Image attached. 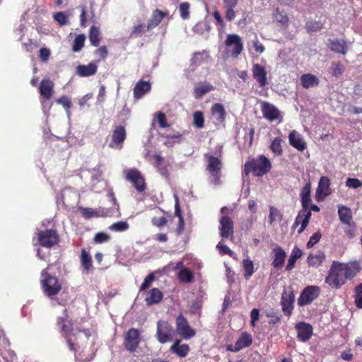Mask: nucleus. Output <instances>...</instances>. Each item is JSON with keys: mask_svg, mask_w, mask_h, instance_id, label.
Returning a JSON list of instances; mask_svg holds the SVG:
<instances>
[{"mask_svg": "<svg viewBox=\"0 0 362 362\" xmlns=\"http://www.w3.org/2000/svg\"><path fill=\"white\" fill-rule=\"evenodd\" d=\"M361 270L358 262H349L342 263L339 261H333L325 282L332 288L339 289L345 284L346 279H353Z\"/></svg>", "mask_w": 362, "mask_h": 362, "instance_id": "1", "label": "nucleus"}, {"mask_svg": "<svg viewBox=\"0 0 362 362\" xmlns=\"http://www.w3.org/2000/svg\"><path fill=\"white\" fill-rule=\"evenodd\" d=\"M310 191L311 183L308 182L301 189L300 197L302 209L300 210L292 226V228H296L299 224H300V227L298 230L299 234L302 233L305 230L309 223L312 215L311 211L308 210L309 205L311 203Z\"/></svg>", "mask_w": 362, "mask_h": 362, "instance_id": "2", "label": "nucleus"}, {"mask_svg": "<svg viewBox=\"0 0 362 362\" xmlns=\"http://www.w3.org/2000/svg\"><path fill=\"white\" fill-rule=\"evenodd\" d=\"M272 169L271 161L264 155L249 159L244 165L243 173L248 175L252 173L255 177H262Z\"/></svg>", "mask_w": 362, "mask_h": 362, "instance_id": "3", "label": "nucleus"}, {"mask_svg": "<svg viewBox=\"0 0 362 362\" xmlns=\"http://www.w3.org/2000/svg\"><path fill=\"white\" fill-rule=\"evenodd\" d=\"M40 284L45 296L52 297L57 295L62 290V284L59 279L48 272V267L41 272Z\"/></svg>", "mask_w": 362, "mask_h": 362, "instance_id": "4", "label": "nucleus"}, {"mask_svg": "<svg viewBox=\"0 0 362 362\" xmlns=\"http://www.w3.org/2000/svg\"><path fill=\"white\" fill-rule=\"evenodd\" d=\"M36 243L45 248H52L58 245L60 238L55 229H46L36 233Z\"/></svg>", "mask_w": 362, "mask_h": 362, "instance_id": "5", "label": "nucleus"}, {"mask_svg": "<svg viewBox=\"0 0 362 362\" xmlns=\"http://www.w3.org/2000/svg\"><path fill=\"white\" fill-rule=\"evenodd\" d=\"M125 179L130 182L138 193H143L146 189L145 178L136 168H130L126 171Z\"/></svg>", "mask_w": 362, "mask_h": 362, "instance_id": "6", "label": "nucleus"}, {"mask_svg": "<svg viewBox=\"0 0 362 362\" xmlns=\"http://www.w3.org/2000/svg\"><path fill=\"white\" fill-rule=\"evenodd\" d=\"M204 157L207 159L208 161L206 170L212 176L214 184H219L221 176V168L223 165L221 160L218 158L209 154H205Z\"/></svg>", "mask_w": 362, "mask_h": 362, "instance_id": "7", "label": "nucleus"}, {"mask_svg": "<svg viewBox=\"0 0 362 362\" xmlns=\"http://www.w3.org/2000/svg\"><path fill=\"white\" fill-rule=\"evenodd\" d=\"M174 330L170 323L159 320L157 322L156 338L160 344H165L173 340Z\"/></svg>", "mask_w": 362, "mask_h": 362, "instance_id": "8", "label": "nucleus"}, {"mask_svg": "<svg viewBox=\"0 0 362 362\" xmlns=\"http://www.w3.org/2000/svg\"><path fill=\"white\" fill-rule=\"evenodd\" d=\"M320 294V288L317 286H308L301 292L298 298V305L304 306L310 305Z\"/></svg>", "mask_w": 362, "mask_h": 362, "instance_id": "9", "label": "nucleus"}, {"mask_svg": "<svg viewBox=\"0 0 362 362\" xmlns=\"http://www.w3.org/2000/svg\"><path fill=\"white\" fill-rule=\"evenodd\" d=\"M225 45L229 48L230 56L236 59L243 50V43L237 34H228L225 40Z\"/></svg>", "mask_w": 362, "mask_h": 362, "instance_id": "10", "label": "nucleus"}, {"mask_svg": "<svg viewBox=\"0 0 362 362\" xmlns=\"http://www.w3.org/2000/svg\"><path fill=\"white\" fill-rule=\"evenodd\" d=\"M176 329L177 333L184 339H190L193 337L196 332L188 323L187 318L180 313L176 319Z\"/></svg>", "mask_w": 362, "mask_h": 362, "instance_id": "11", "label": "nucleus"}, {"mask_svg": "<svg viewBox=\"0 0 362 362\" xmlns=\"http://www.w3.org/2000/svg\"><path fill=\"white\" fill-rule=\"evenodd\" d=\"M295 295L292 290H284L281 297V305L284 314L288 317L292 315L294 308Z\"/></svg>", "mask_w": 362, "mask_h": 362, "instance_id": "12", "label": "nucleus"}, {"mask_svg": "<svg viewBox=\"0 0 362 362\" xmlns=\"http://www.w3.org/2000/svg\"><path fill=\"white\" fill-rule=\"evenodd\" d=\"M139 330L134 328L129 329L124 336V346L125 349L130 352H134L139 346Z\"/></svg>", "mask_w": 362, "mask_h": 362, "instance_id": "13", "label": "nucleus"}, {"mask_svg": "<svg viewBox=\"0 0 362 362\" xmlns=\"http://www.w3.org/2000/svg\"><path fill=\"white\" fill-rule=\"evenodd\" d=\"M73 331L74 327L71 322H69V325L63 324L60 326L61 334L66 340L69 349L70 351L76 353L78 351L77 345L73 342V338L76 339V334Z\"/></svg>", "mask_w": 362, "mask_h": 362, "instance_id": "14", "label": "nucleus"}, {"mask_svg": "<svg viewBox=\"0 0 362 362\" xmlns=\"http://www.w3.org/2000/svg\"><path fill=\"white\" fill-rule=\"evenodd\" d=\"M295 329L297 332V339L302 342L308 341L313 334V326L305 322H299L296 324Z\"/></svg>", "mask_w": 362, "mask_h": 362, "instance_id": "15", "label": "nucleus"}, {"mask_svg": "<svg viewBox=\"0 0 362 362\" xmlns=\"http://www.w3.org/2000/svg\"><path fill=\"white\" fill-rule=\"evenodd\" d=\"M127 137L126 129L123 126H117L112 132V140L109 146L112 148L121 149Z\"/></svg>", "mask_w": 362, "mask_h": 362, "instance_id": "16", "label": "nucleus"}, {"mask_svg": "<svg viewBox=\"0 0 362 362\" xmlns=\"http://www.w3.org/2000/svg\"><path fill=\"white\" fill-rule=\"evenodd\" d=\"M252 344V335L248 332H243L236 341L235 345L228 344L226 350L232 352H238L243 349L249 347Z\"/></svg>", "mask_w": 362, "mask_h": 362, "instance_id": "17", "label": "nucleus"}, {"mask_svg": "<svg viewBox=\"0 0 362 362\" xmlns=\"http://www.w3.org/2000/svg\"><path fill=\"white\" fill-rule=\"evenodd\" d=\"M330 180L327 176H322L315 192L317 201H322L331 194Z\"/></svg>", "mask_w": 362, "mask_h": 362, "instance_id": "18", "label": "nucleus"}, {"mask_svg": "<svg viewBox=\"0 0 362 362\" xmlns=\"http://www.w3.org/2000/svg\"><path fill=\"white\" fill-rule=\"evenodd\" d=\"M219 223L220 235L222 238L227 239L233 235V221L229 216H223Z\"/></svg>", "mask_w": 362, "mask_h": 362, "instance_id": "19", "label": "nucleus"}, {"mask_svg": "<svg viewBox=\"0 0 362 362\" xmlns=\"http://www.w3.org/2000/svg\"><path fill=\"white\" fill-rule=\"evenodd\" d=\"M54 84L49 78H43L39 86V93L43 101L49 100L54 94Z\"/></svg>", "mask_w": 362, "mask_h": 362, "instance_id": "20", "label": "nucleus"}, {"mask_svg": "<svg viewBox=\"0 0 362 362\" xmlns=\"http://www.w3.org/2000/svg\"><path fill=\"white\" fill-rule=\"evenodd\" d=\"M289 144L299 151H303L307 144L302 134L296 130L291 131L288 134Z\"/></svg>", "mask_w": 362, "mask_h": 362, "instance_id": "21", "label": "nucleus"}, {"mask_svg": "<svg viewBox=\"0 0 362 362\" xmlns=\"http://www.w3.org/2000/svg\"><path fill=\"white\" fill-rule=\"evenodd\" d=\"M98 71V62H90L86 65L80 64L76 68V74L80 77H89L95 75Z\"/></svg>", "mask_w": 362, "mask_h": 362, "instance_id": "22", "label": "nucleus"}, {"mask_svg": "<svg viewBox=\"0 0 362 362\" xmlns=\"http://www.w3.org/2000/svg\"><path fill=\"white\" fill-rule=\"evenodd\" d=\"M168 14L169 13L168 11H163L158 8L153 10L151 18L148 21L146 30H151L154 28L159 25V24L165 18L168 17Z\"/></svg>", "mask_w": 362, "mask_h": 362, "instance_id": "23", "label": "nucleus"}, {"mask_svg": "<svg viewBox=\"0 0 362 362\" xmlns=\"http://www.w3.org/2000/svg\"><path fill=\"white\" fill-rule=\"evenodd\" d=\"M252 76L259 83V86L260 87H264L267 84V71L265 68L259 64H254L252 65Z\"/></svg>", "mask_w": 362, "mask_h": 362, "instance_id": "24", "label": "nucleus"}, {"mask_svg": "<svg viewBox=\"0 0 362 362\" xmlns=\"http://www.w3.org/2000/svg\"><path fill=\"white\" fill-rule=\"evenodd\" d=\"M263 117L269 120L274 121L280 117V111L274 105L264 102L262 104Z\"/></svg>", "mask_w": 362, "mask_h": 362, "instance_id": "25", "label": "nucleus"}, {"mask_svg": "<svg viewBox=\"0 0 362 362\" xmlns=\"http://www.w3.org/2000/svg\"><path fill=\"white\" fill-rule=\"evenodd\" d=\"M273 257L272 265L276 269H281L285 262L286 257V252L280 246H276L272 250Z\"/></svg>", "mask_w": 362, "mask_h": 362, "instance_id": "26", "label": "nucleus"}, {"mask_svg": "<svg viewBox=\"0 0 362 362\" xmlns=\"http://www.w3.org/2000/svg\"><path fill=\"white\" fill-rule=\"evenodd\" d=\"M151 89V84L149 81L139 80L135 85L133 92L135 99L141 98L146 93H148Z\"/></svg>", "mask_w": 362, "mask_h": 362, "instance_id": "27", "label": "nucleus"}, {"mask_svg": "<svg viewBox=\"0 0 362 362\" xmlns=\"http://www.w3.org/2000/svg\"><path fill=\"white\" fill-rule=\"evenodd\" d=\"M163 298V293L158 288H153L148 292L145 301L148 305H152L160 303Z\"/></svg>", "mask_w": 362, "mask_h": 362, "instance_id": "28", "label": "nucleus"}, {"mask_svg": "<svg viewBox=\"0 0 362 362\" xmlns=\"http://www.w3.org/2000/svg\"><path fill=\"white\" fill-rule=\"evenodd\" d=\"M338 214L341 223L351 226L352 221V212L351 210L345 206H339L338 209Z\"/></svg>", "mask_w": 362, "mask_h": 362, "instance_id": "29", "label": "nucleus"}, {"mask_svg": "<svg viewBox=\"0 0 362 362\" xmlns=\"http://www.w3.org/2000/svg\"><path fill=\"white\" fill-rule=\"evenodd\" d=\"M300 81L303 87L306 89L317 86L320 83L318 78L312 74H303L300 76Z\"/></svg>", "mask_w": 362, "mask_h": 362, "instance_id": "30", "label": "nucleus"}, {"mask_svg": "<svg viewBox=\"0 0 362 362\" xmlns=\"http://www.w3.org/2000/svg\"><path fill=\"white\" fill-rule=\"evenodd\" d=\"M325 259V255L322 251H317L315 254L310 253L308 258L307 262L309 266L313 267H318Z\"/></svg>", "mask_w": 362, "mask_h": 362, "instance_id": "31", "label": "nucleus"}, {"mask_svg": "<svg viewBox=\"0 0 362 362\" xmlns=\"http://www.w3.org/2000/svg\"><path fill=\"white\" fill-rule=\"evenodd\" d=\"M329 47L335 52L342 54L346 53V44L344 40H329Z\"/></svg>", "mask_w": 362, "mask_h": 362, "instance_id": "32", "label": "nucleus"}, {"mask_svg": "<svg viewBox=\"0 0 362 362\" xmlns=\"http://www.w3.org/2000/svg\"><path fill=\"white\" fill-rule=\"evenodd\" d=\"M170 351L180 357H185L189 351V346L185 344H180V341L177 340L171 346Z\"/></svg>", "mask_w": 362, "mask_h": 362, "instance_id": "33", "label": "nucleus"}, {"mask_svg": "<svg viewBox=\"0 0 362 362\" xmlns=\"http://www.w3.org/2000/svg\"><path fill=\"white\" fill-rule=\"evenodd\" d=\"M211 114L218 122H222L226 119V110L224 106L221 103H215L211 107Z\"/></svg>", "mask_w": 362, "mask_h": 362, "instance_id": "34", "label": "nucleus"}, {"mask_svg": "<svg viewBox=\"0 0 362 362\" xmlns=\"http://www.w3.org/2000/svg\"><path fill=\"white\" fill-rule=\"evenodd\" d=\"M302 255H303L302 250L297 246L294 247V248L293 249L291 254L289 257L288 263L286 266V271L292 270L295 266V264H296L297 259H299L300 257H301Z\"/></svg>", "mask_w": 362, "mask_h": 362, "instance_id": "35", "label": "nucleus"}, {"mask_svg": "<svg viewBox=\"0 0 362 362\" xmlns=\"http://www.w3.org/2000/svg\"><path fill=\"white\" fill-rule=\"evenodd\" d=\"M89 40L94 47H98L101 41V33L98 27L93 25L89 30Z\"/></svg>", "mask_w": 362, "mask_h": 362, "instance_id": "36", "label": "nucleus"}, {"mask_svg": "<svg viewBox=\"0 0 362 362\" xmlns=\"http://www.w3.org/2000/svg\"><path fill=\"white\" fill-rule=\"evenodd\" d=\"M214 90V87L211 84H202L194 88V95L195 98L200 99L204 95Z\"/></svg>", "mask_w": 362, "mask_h": 362, "instance_id": "37", "label": "nucleus"}, {"mask_svg": "<svg viewBox=\"0 0 362 362\" xmlns=\"http://www.w3.org/2000/svg\"><path fill=\"white\" fill-rule=\"evenodd\" d=\"M282 142L281 137H276L271 143L270 150L276 156H281L283 154Z\"/></svg>", "mask_w": 362, "mask_h": 362, "instance_id": "38", "label": "nucleus"}, {"mask_svg": "<svg viewBox=\"0 0 362 362\" xmlns=\"http://www.w3.org/2000/svg\"><path fill=\"white\" fill-rule=\"evenodd\" d=\"M81 263L86 272H88L93 267L92 257L85 249H83L81 251Z\"/></svg>", "mask_w": 362, "mask_h": 362, "instance_id": "39", "label": "nucleus"}, {"mask_svg": "<svg viewBox=\"0 0 362 362\" xmlns=\"http://www.w3.org/2000/svg\"><path fill=\"white\" fill-rule=\"evenodd\" d=\"M243 266L244 269V276L246 279H249L254 273V264L250 259H244L243 260Z\"/></svg>", "mask_w": 362, "mask_h": 362, "instance_id": "40", "label": "nucleus"}, {"mask_svg": "<svg viewBox=\"0 0 362 362\" xmlns=\"http://www.w3.org/2000/svg\"><path fill=\"white\" fill-rule=\"evenodd\" d=\"M178 279L182 283H189L193 281L194 275L189 269L183 268L178 273Z\"/></svg>", "mask_w": 362, "mask_h": 362, "instance_id": "41", "label": "nucleus"}, {"mask_svg": "<svg viewBox=\"0 0 362 362\" xmlns=\"http://www.w3.org/2000/svg\"><path fill=\"white\" fill-rule=\"evenodd\" d=\"M129 225L125 221H119L113 223L109 226V229L115 232H124L129 229Z\"/></svg>", "mask_w": 362, "mask_h": 362, "instance_id": "42", "label": "nucleus"}, {"mask_svg": "<svg viewBox=\"0 0 362 362\" xmlns=\"http://www.w3.org/2000/svg\"><path fill=\"white\" fill-rule=\"evenodd\" d=\"M86 37L83 34L78 35L73 42L72 50L74 52H80L84 47Z\"/></svg>", "mask_w": 362, "mask_h": 362, "instance_id": "43", "label": "nucleus"}, {"mask_svg": "<svg viewBox=\"0 0 362 362\" xmlns=\"http://www.w3.org/2000/svg\"><path fill=\"white\" fill-rule=\"evenodd\" d=\"M354 292V303L358 308L362 309V283L355 287Z\"/></svg>", "mask_w": 362, "mask_h": 362, "instance_id": "44", "label": "nucleus"}, {"mask_svg": "<svg viewBox=\"0 0 362 362\" xmlns=\"http://www.w3.org/2000/svg\"><path fill=\"white\" fill-rule=\"evenodd\" d=\"M344 71V66L341 62H333L330 66V73L334 77L340 76Z\"/></svg>", "mask_w": 362, "mask_h": 362, "instance_id": "45", "label": "nucleus"}, {"mask_svg": "<svg viewBox=\"0 0 362 362\" xmlns=\"http://www.w3.org/2000/svg\"><path fill=\"white\" fill-rule=\"evenodd\" d=\"M274 18L281 25L286 26L288 23V17L286 13H284L279 8H276L274 13Z\"/></svg>", "mask_w": 362, "mask_h": 362, "instance_id": "46", "label": "nucleus"}, {"mask_svg": "<svg viewBox=\"0 0 362 362\" xmlns=\"http://www.w3.org/2000/svg\"><path fill=\"white\" fill-rule=\"evenodd\" d=\"M305 28L308 33H313L320 30L322 28V24L317 21H310L306 23Z\"/></svg>", "mask_w": 362, "mask_h": 362, "instance_id": "47", "label": "nucleus"}, {"mask_svg": "<svg viewBox=\"0 0 362 362\" xmlns=\"http://www.w3.org/2000/svg\"><path fill=\"white\" fill-rule=\"evenodd\" d=\"M189 4L188 2H182L179 6V11L182 19L187 20L189 18Z\"/></svg>", "mask_w": 362, "mask_h": 362, "instance_id": "48", "label": "nucleus"}, {"mask_svg": "<svg viewBox=\"0 0 362 362\" xmlns=\"http://www.w3.org/2000/svg\"><path fill=\"white\" fill-rule=\"evenodd\" d=\"M111 237L109 234L105 232H100L95 235L93 242L96 244H102L110 240Z\"/></svg>", "mask_w": 362, "mask_h": 362, "instance_id": "49", "label": "nucleus"}, {"mask_svg": "<svg viewBox=\"0 0 362 362\" xmlns=\"http://www.w3.org/2000/svg\"><path fill=\"white\" fill-rule=\"evenodd\" d=\"M194 125L197 128H203L204 126V118L202 112H196L193 115Z\"/></svg>", "mask_w": 362, "mask_h": 362, "instance_id": "50", "label": "nucleus"}, {"mask_svg": "<svg viewBox=\"0 0 362 362\" xmlns=\"http://www.w3.org/2000/svg\"><path fill=\"white\" fill-rule=\"evenodd\" d=\"M282 217L280 211L275 208L274 206H270L269 207V223L272 224L274 221L277 220V218L281 219Z\"/></svg>", "mask_w": 362, "mask_h": 362, "instance_id": "51", "label": "nucleus"}, {"mask_svg": "<svg viewBox=\"0 0 362 362\" xmlns=\"http://www.w3.org/2000/svg\"><path fill=\"white\" fill-rule=\"evenodd\" d=\"M54 19L60 25H66L69 22L67 16L63 12L61 11L54 13Z\"/></svg>", "mask_w": 362, "mask_h": 362, "instance_id": "52", "label": "nucleus"}, {"mask_svg": "<svg viewBox=\"0 0 362 362\" xmlns=\"http://www.w3.org/2000/svg\"><path fill=\"white\" fill-rule=\"evenodd\" d=\"M321 237L322 235L320 231L315 232L310 236L309 241L307 243L306 247L308 248L313 247L316 243H317L320 241Z\"/></svg>", "mask_w": 362, "mask_h": 362, "instance_id": "53", "label": "nucleus"}, {"mask_svg": "<svg viewBox=\"0 0 362 362\" xmlns=\"http://www.w3.org/2000/svg\"><path fill=\"white\" fill-rule=\"evenodd\" d=\"M346 185L349 188L357 189L362 186V182L358 178L349 177L346 179Z\"/></svg>", "mask_w": 362, "mask_h": 362, "instance_id": "54", "label": "nucleus"}, {"mask_svg": "<svg viewBox=\"0 0 362 362\" xmlns=\"http://www.w3.org/2000/svg\"><path fill=\"white\" fill-rule=\"evenodd\" d=\"M94 54L95 56L99 57V60H103L107 57L108 54V50L106 46L103 45L96 49Z\"/></svg>", "mask_w": 362, "mask_h": 362, "instance_id": "55", "label": "nucleus"}, {"mask_svg": "<svg viewBox=\"0 0 362 362\" xmlns=\"http://www.w3.org/2000/svg\"><path fill=\"white\" fill-rule=\"evenodd\" d=\"M155 275L153 273H150L146 278L144 279V282L141 284L140 286V291L146 290L151 285V282L154 280Z\"/></svg>", "mask_w": 362, "mask_h": 362, "instance_id": "56", "label": "nucleus"}, {"mask_svg": "<svg viewBox=\"0 0 362 362\" xmlns=\"http://www.w3.org/2000/svg\"><path fill=\"white\" fill-rule=\"evenodd\" d=\"M152 224L158 228H162L168 223V219L165 216L153 217L152 218Z\"/></svg>", "mask_w": 362, "mask_h": 362, "instance_id": "57", "label": "nucleus"}, {"mask_svg": "<svg viewBox=\"0 0 362 362\" xmlns=\"http://www.w3.org/2000/svg\"><path fill=\"white\" fill-rule=\"evenodd\" d=\"M157 119H158V122L159 124L160 127L166 128V127H169V124L167 122L166 116L163 112H158L157 113Z\"/></svg>", "mask_w": 362, "mask_h": 362, "instance_id": "58", "label": "nucleus"}, {"mask_svg": "<svg viewBox=\"0 0 362 362\" xmlns=\"http://www.w3.org/2000/svg\"><path fill=\"white\" fill-rule=\"evenodd\" d=\"M57 102L58 104L62 105L66 110H69L71 107V102L70 99L66 95L60 97L59 99H57Z\"/></svg>", "mask_w": 362, "mask_h": 362, "instance_id": "59", "label": "nucleus"}, {"mask_svg": "<svg viewBox=\"0 0 362 362\" xmlns=\"http://www.w3.org/2000/svg\"><path fill=\"white\" fill-rule=\"evenodd\" d=\"M216 247L218 249L221 255H228L231 257L233 254V251L226 245H224L221 242L218 243Z\"/></svg>", "mask_w": 362, "mask_h": 362, "instance_id": "60", "label": "nucleus"}, {"mask_svg": "<svg viewBox=\"0 0 362 362\" xmlns=\"http://www.w3.org/2000/svg\"><path fill=\"white\" fill-rule=\"evenodd\" d=\"M145 28H146V26L142 23H140V24L134 26V29L132 31L131 36L136 37V36L141 35V33H143L146 31Z\"/></svg>", "mask_w": 362, "mask_h": 362, "instance_id": "61", "label": "nucleus"}, {"mask_svg": "<svg viewBox=\"0 0 362 362\" xmlns=\"http://www.w3.org/2000/svg\"><path fill=\"white\" fill-rule=\"evenodd\" d=\"M259 310L257 308H254L252 310L250 313L251 317V325L255 327L256 325V322L259 320Z\"/></svg>", "mask_w": 362, "mask_h": 362, "instance_id": "62", "label": "nucleus"}, {"mask_svg": "<svg viewBox=\"0 0 362 362\" xmlns=\"http://www.w3.org/2000/svg\"><path fill=\"white\" fill-rule=\"evenodd\" d=\"M81 214L86 218H90L95 215V212L90 208H83L81 209Z\"/></svg>", "mask_w": 362, "mask_h": 362, "instance_id": "63", "label": "nucleus"}, {"mask_svg": "<svg viewBox=\"0 0 362 362\" xmlns=\"http://www.w3.org/2000/svg\"><path fill=\"white\" fill-rule=\"evenodd\" d=\"M50 55V51L47 48H41L40 50V58L41 61L46 62Z\"/></svg>", "mask_w": 362, "mask_h": 362, "instance_id": "64", "label": "nucleus"}]
</instances>
